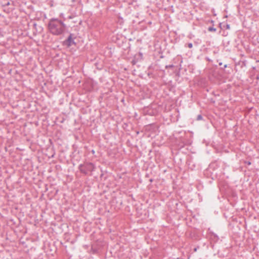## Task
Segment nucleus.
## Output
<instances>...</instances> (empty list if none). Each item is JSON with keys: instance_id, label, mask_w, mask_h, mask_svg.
<instances>
[{"instance_id": "1", "label": "nucleus", "mask_w": 259, "mask_h": 259, "mask_svg": "<svg viewBox=\"0 0 259 259\" xmlns=\"http://www.w3.org/2000/svg\"><path fill=\"white\" fill-rule=\"evenodd\" d=\"M49 31L55 35H60L63 34L66 28L64 23L58 18L51 19L48 24Z\"/></svg>"}, {"instance_id": "2", "label": "nucleus", "mask_w": 259, "mask_h": 259, "mask_svg": "<svg viewBox=\"0 0 259 259\" xmlns=\"http://www.w3.org/2000/svg\"><path fill=\"white\" fill-rule=\"evenodd\" d=\"M78 169L81 173L87 175L89 172L94 171L95 165L92 162H85L83 164H79Z\"/></svg>"}, {"instance_id": "3", "label": "nucleus", "mask_w": 259, "mask_h": 259, "mask_svg": "<svg viewBox=\"0 0 259 259\" xmlns=\"http://www.w3.org/2000/svg\"><path fill=\"white\" fill-rule=\"evenodd\" d=\"M72 34H70L67 39L64 41V44L68 47L71 46L73 44H75V42L72 39Z\"/></svg>"}, {"instance_id": "4", "label": "nucleus", "mask_w": 259, "mask_h": 259, "mask_svg": "<svg viewBox=\"0 0 259 259\" xmlns=\"http://www.w3.org/2000/svg\"><path fill=\"white\" fill-rule=\"evenodd\" d=\"M208 30L209 31H216V28H213V27H209L208 28Z\"/></svg>"}, {"instance_id": "5", "label": "nucleus", "mask_w": 259, "mask_h": 259, "mask_svg": "<svg viewBox=\"0 0 259 259\" xmlns=\"http://www.w3.org/2000/svg\"><path fill=\"white\" fill-rule=\"evenodd\" d=\"M202 116L201 114H199L198 115H197V120H202Z\"/></svg>"}, {"instance_id": "6", "label": "nucleus", "mask_w": 259, "mask_h": 259, "mask_svg": "<svg viewBox=\"0 0 259 259\" xmlns=\"http://www.w3.org/2000/svg\"><path fill=\"white\" fill-rule=\"evenodd\" d=\"M187 46L189 48H192L193 47V44L192 43H189L187 44Z\"/></svg>"}, {"instance_id": "7", "label": "nucleus", "mask_w": 259, "mask_h": 259, "mask_svg": "<svg viewBox=\"0 0 259 259\" xmlns=\"http://www.w3.org/2000/svg\"><path fill=\"white\" fill-rule=\"evenodd\" d=\"M174 67V65H168V66H166V68H172Z\"/></svg>"}, {"instance_id": "8", "label": "nucleus", "mask_w": 259, "mask_h": 259, "mask_svg": "<svg viewBox=\"0 0 259 259\" xmlns=\"http://www.w3.org/2000/svg\"><path fill=\"white\" fill-rule=\"evenodd\" d=\"M227 29H229L230 28V26L229 25H227Z\"/></svg>"}, {"instance_id": "9", "label": "nucleus", "mask_w": 259, "mask_h": 259, "mask_svg": "<svg viewBox=\"0 0 259 259\" xmlns=\"http://www.w3.org/2000/svg\"><path fill=\"white\" fill-rule=\"evenodd\" d=\"M226 67H227V64L225 65L224 66V68H226Z\"/></svg>"}, {"instance_id": "10", "label": "nucleus", "mask_w": 259, "mask_h": 259, "mask_svg": "<svg viewBox=\"0 0 259 259\" xmlns=\"http://www.w3.org/2000/svg\"><path fill=\"white\" fill-rule=\"evenodd\" d=\"M222 64H223V63H222V62H220V63H219V65H220V66L222 65Z\"/></svg>"}, {"instance_id": "11", "label": "nucleus", "mask_w": 259, "mask_h": 259, "mask_svg": "<svg viewBox=\"0 0 259 259\" xmlns=\"http://www.w3.org/2000/svg\"><path fill=\"white\" fill-rule=\"evenodd\" d=\"M194 251H196L197 250V248H195L194 249Z\"/></svg>"}, {"instance_id": "12", "label": "nucleus", "mask_w": 259, "mask_h": 259, "mask_svg": "<svg viewBox=\"0 0 259 259\" xmlns=\"http://www.w3.org/2000/svg\"><path fill=\"white\" fill-rule=\"evenodd\" d=\"M251 164V162H248V164Z\"/></svg>"}, {"instance_id": "13", "label": "nucleus", "mask_w": 259, "mask_h": 259, "mask_svg": "<svg viewBox=\"0 0 259 259\" xmlns=\"http://www.w3.org/2000/svg\"><path fill=\"white\" fill-rule=\"evenodd\" d=\"M9 4H10L9 3H8L7 5H9Z\"/></svg>"}]
</instances>
